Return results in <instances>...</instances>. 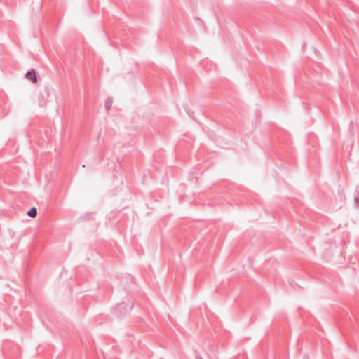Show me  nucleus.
I'll list each match as a JSON object with an SVG mask.
<instances>
[{
    "label": "nucleus",
    "mask_w": 359,
    "mask_h": 359,
    "mask_svg": "<svg viewBox=\"0 0 359 359\" xmlns=\"http://www.w3.org/2000/svg\"><path fill=\"white\" fill-rule=\"evenodd\" d=\"M26 78L29 80H31L34 83H36L37 82L36 73H35V71H34V70L28 72L26 74Z\"/></svg>",
    "instance_id": "1"
},
{
    "label": "nucleus",
    "mask_w": 359,
    "mask_h": 359,
    "mask_svg": "<svg viewBox=\"0 0 359 359\" xmlns=\"http://www.w3.org/2000/svg\"><path fill=\"white\" fill-rule=\"evenodd\" d=\"M36 214L37 210L36 208H32L27 212V215L31 217H35L36 216Z\"/></svg>",
    "instance_id": "2"
},
{
    "label": "nucleus",
    "mask_w": 359,
    "mask_h": 359,
    "mask_svg": "<svg viewBox=\"0 0 359 359\" xmlns=\"http://www.w3.org/2000/svg\"><path fill=\"white\" fill-rule=\"evenodd\" d=\"M355 203L358 207H359V186L355 191Z\"/></svg>",
    "instance_id": "3"
}]
</instances>
